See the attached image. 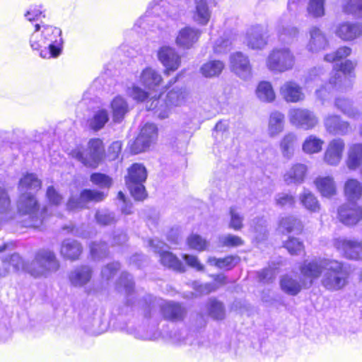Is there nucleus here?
Masks as SVG:
<instances>
[{
    "label": "nucleus",
    "instance_id": "nucleus-50",
    "mask_svg": "<svg viewBox=\"0 0 362 362\" xmlns=\"http://www.w3.org/2000/svg\"><path fill=\"white\" fill-rule=\"evenodd\" d=\"M90 181L101 189L108 190L112 185V179L102 173H93L90 176Z\"/></svg>",
    "mask_w": 362,
    "mask_h": 362
},
{
    "label": "nucleus",
    "instance_id": "nucleus-34",
    "mask_svg": "<svg viewBox=\"0 0 362 362\" xmlns=\"http://www.w3.org/2000/svg\"><path fill=\"white\" fill-rule=\"evenodd\" d=\"M298 138L296 134L289 132L284 135L280 141V150L284 158L290 159L297 146Z\"/></svg>",
    "mask_w": 362,
    "mask_h": 362
},
{
    "label": "nucleus",
    "instance_id": "nucleus-8",
    "mask_svg": "<svg viewBox=\"0 0 362 362\" xmlns=\"http://www.w3.org/2000/svg\"><path fill=\"white\" fill-rule=\"evenodd\" d=\"M104 146L100 139H91L88 144V148L84 149L77 147L71 151V156L81 162L83 165L96 168L103 158Z\"/></svg>",
    "mask_w": 362,
    "mask_h": 362
},
{
    "label": "nucleus",
    "instance_id": "nucleus-42",
    "mask_svg": "<svg viewBox=\"0 0 362 362\" xmlns=\"http://www.w3.org/2000/svg\"><path fill=\"white\" fill-rule=\"evenodd\" d=\"M224 64L220 60H212L204 64L200 68V72L206 78L218 76L223 71Z\"/></svg>",
    "mask_w": 362,
    "mask_h": 362
},
{
    "label": "nucleus",
    "instance_id": "nucleus-24",
    "mask_svg": "<svg viewBox=\"0 0 362 362\" xmlns=\"http://www.w3.org/2000/svg\"><path fill=\"white\" fill-rule=\"evenodd\" d=\"M93 274L91 268L87 265L78 267L69 274V279L71 286L82 287L88 284Z\"/></svg>",
    "mask_w": 362,
    "mask_h": 362
},
{
    "label": "nucleus",
    "instance_id": "nucleus-7",
    "mask_svg": "<svg viewBox=\"0 0 362 362\" xmlns=\"http://www.w3.org/2000/svg\"><path fill=\"white\" fill-rule=\"evenodd\" d=\"M348 279V272L342 262L328 259L321 279L322 286L330 291L343 288Z\"/></svg>",
    "mask_w": 362,
    "mask_h": 362
},
{
    "label": "nucleus",
    "instance_id": "nucleus-6",
    "mask_svg": "<svg viewBox=\"0 0 362 362\" xmlns=\"http://www.w3.org/2000/svg\"><path fill=\"white\" fill-rule=\"evenodd\" d=\"M20 194L17 202L18 210L21 214L28 216V220L25 221L24 226L40 228L45 220L46 208L40 211L38 202L32 192Z\"/></svg>",
    "mask_w": 362,
    "mask_h": 362
},
{
    "label": "nucleus",
    "instance_id": "nucleus-12",
    "mask_svg": "<svg viewBox=\"0 0 362 362\" xmlns=\"http://www.w3.org/2000/svg\"><path fill=\"white\" fill-rule=\"evenodd\" d=\"M149 245L155 253L159 254L163 265L177 272H185V266L182 262L172 252L167 250L168 247L164 242L154 238L149 240Z\"/></svg>",
    "mask_w": 362,
    "mask_h": 362
},
{
    "label": "nucleus",
    "instance_id": "nucleus-13",
    "mask_svg": "<svg viewBox=\"0 0 362 362\" xmlns=\"http://www.w3.org/2000/svg\"><path fill=\"white\" fill-rule=\"evenodd\" d=\"M158 136V128L153 123H146L142 128L139 135L131 144L130 150L134 154H138L146 151L155 142Z\"/></svg>",
    "mask_w": 362,
    "mask_h": 362
},
{
    "label": "nucleus",
    "instance_id": "nucleus-40",
    "mask_svg": "<svg viewBox=\"0 0 362 362\" xmlns=\"http://www.w3.org/2000/svg\"><path fill=\"white\" fill-rule=\"evenodd\" d=\"M13 218L11 209V201L8 193L0 188V224L8 221Z\"/></svg>",
    "mask_w": 362,
    "mask_h": 362
},
{
    "label": "nucleus",
    "instance_id": "nucleus-54",
    "mask_svg": "<svg viewBox=\"0 0 362 362\" xmlns=\"http://www.w3.org/2000/svg\"><path fill=\"white\" fill-rule=\"evenodd\" d=\"M207 309L209 315L214 320H222L225 316L224 306L222 303L216 300L211 299L207 304Z\"/></svg>",
    "mask_w": 362,
    "mask_h": 362
},
{
    "label": "nucleus",
    "instance_id": "nucleus-49",
    "mask_svg": "<svg viewBox=\"0 0 362 362\" xmlns=\"http://www.w3.org/2000/svg\"><path fill=\"white\" fill-rule=\"evenodd\" d=\"M185 98V91L182 88H173L169 91L166 95V100L165 102L168 105V110L170 106H179L182 105Z\"/></svg>",
    "mask_w": 362,
    "mask_h": 362
},
{
    "label": "nucleus",
    "instance_id": "nucleus-36",
    "mask_svg": "<svg viewBox=\"0 0 362 362\" xmlns=\"http://www.w3.org/2000/svg\"><path fill=\"white\" fill-rule=\"evenodd\" d=\"M362 163V144H354L349 147L346 160L350 170H356Z\"/></svg>",
    "mask_w": 362,
    "mask_h": 362
},
{
    "label": "nucleus",
    "instance_id": "nucleus-9",
    "mask_svg": "<svg viewBox=\"0 0 362 362\" xmlns=\"http://www.w3.org/2000/svg\"><path fill=\"white\" fill-rule=\"evenodd\" d=\"M147 177L146 168L140 163H134L128 169V175L125 177L126 185L131 195L136 201H143L147 197L144 185Z\"/></svg>",
    "mask_w": 362,
    "mask_h": 362
},
{
    "label": "nucleus",
    "instance_id": "nucleus-64",
    "mask_svg": "<svg viewBox=\"0 0 362 362\" xmlns=\"http://www.w3.org/2000/svg\"><path fill=\"white\" fill-rule=\"evenodd\" d=\"M230 221L229 227L235 230H240L243 226V216L236 211V208L235 206L230 208Z\"/></svg>",
    "mask_w": 362,
    "mask_h": 362
},
{
    "label": "nucleus",
    "instance_id": "nucleus-44",
    "mask_svg": "<svg viewBox=\"0 0 362 362\" xmlns=\"http://www.w3.org/2000/svg\"><path fill=\"white\" fill-rule=\"evenodd\" d=\"M235 36L231 33H224L223 36L216 40L214 46L215 53L223 54L230 51Z\"/></svg>",
    "mask_w": 362,
    "mask_h": 362
},
{
    "label": "nucleus",
    "instance_id": "nucleus-19",
    "mask_svg": "<svg viewBox=\"0 0 362 362\" xmlns=\"http://www.w3.org/2000/svg\"><path fill=\"white\" fill-rule=\"evenodd\" d=\"M268 35L267 28L262 25H255L247 31V45L252 49H262L267 45Z\"/></svg>",
    "mask_w": 362,
    "mask_h": 362
},
{
    "label": "nucleus",
    "instance_id": "nucleus-59",
    "mask_svg": "<svg viewBox=\"0 0 362 362\" xmlns=\"http://www.w3.org/2000/svg\"><path fill=\"white\" fill-rule=\"evenodd\" d=\"M325 0H310L308 6V12L315 18H318L325 14Z\"/></svg>",
    "mask_w": 362,
    "mask_h": 362
},
{
    "label": "nucleus",
    "instance_id": "nucleus-47",
    "mask_svg": "<svg viewBox=\"0 0 362 362\" xmlns=\"http://www.w3.org/2000/svg\"><path fill=\"white\" fill-rule=\"evenodd\" d=\"M279 226L287 233L295 232L299 233L303 230L301 221L294 216L282 218L280 221Z\"/></svg>",
    "mask_w": 362,
    "mask_h": 362
},
{
    "label": "nucleus",
    "instance_id": "nucleus-32",
    "mask_svg": "<svg viewBox=\"0 0 362 362\" xmlns=\"http://www.w3.org/2000/svg\"><path fill=\"white\" fill-rule=\"evenodd\" d=\"M307 173L305 165L297 163L293 165L284 175V179L287 185L300 184L303 182Z\"/></svg>",
    "mask_w": 362,
    "mask_h": 362
},
{
    "label": "nucleus",
    "instance_id": "nucleus-43",
    "mask_svg": "<svg viewBox=\"0 0 362 362\" xmlns=\"http://www.w3.org/2000/svg\"><path fill=\"white\" fill-rule=\"evenodd\" d=\"M279 40L286 44L291 43L298 36V30L296 27L281 23L278 28Z\"/></svg>",
    "mask_w": 362,
    "mask_h": 362
},
{
    "label": "nucleus",
    "instance_id": "nucleus-61",
    "mask_svg": "<svg viewBox=\"0 0 362 362\" xmlns=\"http://www.w3.org/2000/svg\"><path fill=\"white\" fill-rule=\"evenodd\" d=\"M206 325V317L201 313L193 315L190 317L189 332L197 333Z\"/></svg>",
    "mask_w": 362,
    "mask_h": 362
},
{
    "label": "nucleus",
    "instance_id": "nucleus-11",
    "mask_svg": "<svg viewBox=\"0 0 362 362\" xmlns=\"http://www.w3.org/2000/svg\"><path fill=\"white\" fill-rule=\"evenodd\" d=\"M327 258H314L303 261L298 267L301 281L305 288L310 287L314 281L318 279L325 269Z\"/></svg>",
    "mask_w": 362,
    "mask_h": 362
},
{
    "label": "nucleus",
    "instance_id": "nucleus-41",
    "mask_svg": "<svg viewBox=\"0 0 362 362\" xmlns=\"http://www.w3.org/2000/svg\"><path fill=\"white\" fill-rule=\"evenodd\" d=\"M284 126V115L279 112L271 113L269 120L268 132L270 136H274L281 132Z\"/></svg>",
    "mask_w": 362,
    "mask_h": 362
},
{
    "label": "nucleus",
    "instance_id": "nucleus-35",
    "mask_svg": "<svg viewBox=\"0 0 362 362\" xmlns=\"http://www.w3.org/2000/svg\"><path fill=\"white\" fill-rule=\"evenodd\" d=\"M146 109L151 110L158 115L160 119H165L168 116V105L164 100L161 98V95L158 97H152L146 102Z\"/></svg>",
    "mask_w": 362,
    "mask_h": 362
},
{
    "label": "nucleus",
    "instance_id": "nucleus-58",
    "mask_svg": "<svg viewBox=\"0 0 362 362\" xmlns=\"http://www.w3.org/2000/svg\"><path fill=\"white\" fill-rule=\"evenodd\" d=\"M351 53V49L349 47H339L334 52L325 55L324 59L328 62H337L344 58L347 57Z\"/></svg>",
    "mask_w": 362,
    "mask_h": 362
},
{
    "label": "nucleus",
    "instance_id": "nucleus-29",
    "mask_svg": "<svg viewBox=\"0 0 362 362\" xmlns=\"http://www.w3.org/2000/svg\"><path fill=\"white\" fill-rule=\"evenodd\" d=\"M280 287L284 293L293 296L298 295L302 288H305L301 279L298 280L291 274H285L281 277Z\"/></svg>",
    "mask_w": 362,
    "mask_h": 362
},
{
    "label": "nucleus",
    "instance_id": "nucleus-27",
    "mask_svg": "<svg viewBox=\"0 0 362 362\" xmlns=\"http://www.w3.org/2000/svg\"><path fill=\"white\" fill-rule=\"evenodd\" d=\"M336 34L344 40H353L362 35V25L358 23H343L338 26Z\"/></svg>",
    "mask_w": 362,
    "mask_h": 362
},
{
    "label": "nucleus",
    "instance_id": "nucleus-16",
    "mask_svg": "<svg viewBox=\"0 0 362 362\" xmlns=\"http://www.w3.org/2000/svg\"><path fill=\"white\" fill-rule=\"evenodd\" d=\"M339 221L346 226H354L362 219V208L356 202H347L338 209Z\"/></svg>",
    "mask_w": 362,
    "mask_h": 362
},
{
    "label": "nucleus",
    "instance_id": "nucleus-20",
    "mask_svg": "<svg viewBox=\"0 0 362 362\" xmlns=\"http://www.w3.org/2000/svg\"><path fill=\"white\" fill-rule=\"evenodd\" d=\"M334 245L343 252L345 257L356 260L362 259L361 243L345 238H338L335 240Z\"/></svg>",
    "mask_w": 362,
    "mask_h": 362
},
{
    "label": "nucleus",
    "instance_id": "nucleus-39",
    "mask_svg": "<svg viewBox=\"0 0 362 362\" xmlns=\"http://www.w3.org/2000/svg\"><path fill=\"white\" fill-rule=\"evenodd\" d=\"M315 183L323 197H330L335 194L336 187L332 177H320L315 180Z\"/></svg>",
    "mask_w": 362,
    "mask_h": 362
},
{
    "label": "nucleus",
    "instance_id": "nucleus-17",
    "mask_svg": "<svg viewBox=\"0 0 362 362\" xmlns=\"http://www.w3.org/2000/svg\"><path fill=\"white\" fill-rule=\"evenodd\" d=\"M160 62L165 67V74L177 70L181 63V58L176 49L169 46L161 47L158 52Z\"/></svg>",
    "mask_w": 362,
    "mask_h": 362
},
{
    "label": "nucleus",
    "instance_id": "nucleus-31",
    "mask_svg": "<svg viewBox=\"0 0 362 362\" xmlns=\"http://www.w3.org/2000/svg\"><path fill=\"white\" fill-rule=\"evenodd\" d=\"M281 93L286 101L291 103L298 102L304 97L301 88L293 81L285 83L281 88Z\"/></svg>",
    "mask_w": 362,
    "mask_h": 362
},
{
    "label": "nucleus",
    "instance_id": "nucleus-22",
    "mask_svg": "<svg viewBox=\"0 0 362 362\" xmlns=\"http://www.w3.org/2000/svg\"><path fill=\"white\" fill-rule=\"evenodd\" d=\"M345 144L341 139L332 140L325 153V161L330 165H337L342 156Z\"/></svg>",
    "mask_w": 362,
    "mask_h": 362
},
{
    "label": "nucleus",
    "instance_id": "nucleus-60",
    "mask_svg": "<svg viewBox=\"0 0 362 362\" xmlns=\"http://www.w3.org/2000/svg\"><path fill=\"white\" fill-rule=\"evenodd\" d=\"M284 247L292 255H298L304 252L303 243L298 238L289 237L288 240L284 243Z\"/></svg>",
    "mask_w": 362,
    "mask_h": 362
},
{
    "label": "nucleus",
    "instance_id": "nucleus-63",
    "mask_svg": "<svg viewBox=\"0 0 362 362\" xmlns=\"http://www.w3.org/2000/svg\"><path fill=\"white\" fill-rule=\"evenodd\" d=\"M187 244L190 248L198 251L204 250L208 245L206 240L197 234L189 235L187 238Z\"/></svg>",
    "mask_w": 362,
    "mask_h": 362
},
{
    "label": "nucleus",
    "instance_id": "nucleus-1",
    "mask_svg": "<svg viewBox=\"0 0 362 362\" xmlns=\"http://www.w3.org/2000/svg\"><path fill=\"white\" fill-rule=\"evenodd\" d=\"M119 292L126 295L127 309L138 307L142 310L144 320L142 325L135 328L126 325L122 329L135 338L142 340H155L160 335L158 325L162 319L171 322H182L187 316V308L179 302L165 300L151 294L140 296L134 290V282L131 274L126 272L121 273L116 284Z\"/></svg>",
    "mask_w": 362,
    "mask_h": 362
},
{
    "label": "nucleus",
    "instance_id": "nucleus-53",
    "mask_svg": "<svg viewBox=\"0 0 362 362\" xmlns=\"http://www.w3.org/2000/svg\"><path fill=\"white\" fill-rule=\"evenodd\" d=\"M323 141L314 135L308 136L303 144V151L306 153H318L322 149Z\"/></svg>",
    "mask_w": 362,
    "mask_h": 362
},
{
    "label": "nucleus",
    "instance_id": "nucleus-4",
    "mask_svg": "<svg viewBox=\"0 0 362 362\" xmlns=\"http://www.w3.org/2000/svg\"><path fill=\"white\" fill-rule=\"evenodd\" d=\"M355 64L350 60L341 62L338 69L334 68L331 73L329 81L320 89L316 90L317 96L322 100H325L327 93L330 94L334 91L346 92L353 85L355 78L354 69Z\"/></svg>",
    "mask_w": 362,
    "mask_h": 362
},
{
    "label": "nucleus",
    "instance_id": "nucleus-14",
    "mask_svg": "<svg viewBox=\"0 0 362 362\" xmlns=\"http://www.w3.org/2000/svg\"><path fill=\"white\" fill-rule=\"evenodd\" d=\"M107 194L103 191L90 189H83L78 197H71L66 204L68 210L86 208L90 202H100L103 201Z\"/></svg>",
    "mask_w": 362,
    "mask_h": 362
},
{
    "label": "nucleus",
    "instance_id": "nucleus-55",
    "mask_svg": "<svg viewBox=\"0 0 362 362\" xmlns=\"http://www.w3.org/2000/svg\"><path fill=\"white\" fill-rule=\"evenodd\" d=\"M90 255L95 260L102 259L107 257L108 247L105 242H93L90 245Z\"/></svg>",
    "mask_w": 362,
    "mask_h": 362
},
{
    "label": "nucleus",
    "instance_id": "nucleus-3",
    "mask_svg": "<svg viewBox=\"0 0 362 362\" xmlns=\"http://www.w3.org/2000/svg\"><path fill=\"white\" fill-rule=\"evenodd\" d=\"M4 262L12 266L15 272L25 270L34 277L46 276L49 273L56 272L59 267L54 253L48 250H39L30 265H26L21 257L16 253L5 258Z\"/></svg>",
    "mask_w": 362,
    "mask_h": 362
},
{
    "label": "nucleus",
    "instance_id": "nucleus-25",
    "mask_svg": "<svg viewBox=\"0 0 362 362\" xmlns=\"http://www.w3.org/2000/svg\"><path fill=\"white\" fill-rule=\"evenodd\" d=\"M42 186V181L37 175L28 173L24 175L18 182V191L20 193H29L35 194Z\"/></svg>",
    "mask_w": 362,
    "mask_h": 362
},
{
    "label": "nucleus",
    "instance_id": "nucleus-57",
    "mask_svg": "<svg viewBox=\"0 0 362 362\" xmlns=\"http://www.w3.org/2000/svg\"><path fill=\"white\" fill-rule=\"evenodd\" d=\"M126 93L128 96L132 98L137 103L143 102L148 97V93L136 84H132L131 87H127Z\"/></svg>",
    "mask_w": 362,
    "mask_h": 362
},
{
    "label": "nucleus",
    "instance_id": "nucleus-38",
    "mask_svg": "<svg viewBox=\"0 0 362 362\" xmlns=\"http://www.w3.org/2000/svg\"><path fill=\"white\" fill-rule=\"evenodd\" d=\"M110 119L108 111L100 108L95 111L93 116L88 120L89 127L97 132L103 129Z\"/></svg>",
    "mask_w": 362,
    "mask_h": 362
},
{
    "label": "nucleus",
    "instance_id": "nucleus-10",
    "mask_svg": "<svg viewBox=\"0 0 362 362\" xmlns=\"http://www.w3.org/2000/svg\"><path fill=\"white\" fill-rule=\"evenodd\" d=\"M266 64L272 72L283 73L293 69L295 57L288 47L275 48L269 54Z\"/></svg>",
    "mask_w": 362,
    "mask_h": 362
},
{
    "label": "nucleus",
    "instance_id": "nucleus-2",
    "mask_svg": "<svg viewBox=\"0 0 362 362\" xmlns=\"http://www.w3.org/2000/svg\"><path fill=\"white\" fill-rule=\"evenodd\" d=\"M30 37V45L33 50L40 52L42 58L59 57L63 48L62 30L57 27L36 23Z\"/></svg>",
    "mask_w": 362,
    "mask_h": 362
},
{
    "label": "nucleus",
    "instance_id": "nucleus-18",
    "mask_svg": "<svg viewBox=\"0 0 362 362\" xmlns=\"http://www.w3.org/2000/svg\"><path fill=\"white\" fill-rule=\"evenodd\" d=\"M232 71L243 80H248L252 76V68L247 55L237 52L230 55Z\"/></svg>",
    "mask_w": 362,
    "mask_h": 362
},
{
    "label": "nucleus",
    "instance_id": "nucleus-33",
    "mask_svg": "<svg viewBox=\"0 0 362 362\" xmlns=\"http://www.w3.org/2000/svg\"><path fill=\"white\" fill-rule=\"evenodd\" d=\"M82 252L81 244L74 240H65L61 247V254L66 259L75 260L78 258Z\"/></svg>",
    "mask_w": 362,
    "mask_h": 362
},
{
    "label": "nucleus",
    "instance_id": "nucleus-45",
    "mask_svg": "<svg viewBox=\"0 0 362 362\" xmlns=\"http://www.w3.org/2000/svg\"><path fill=\"white\" fill-rule=\"evenodd\" d=\"M239 257L238 256L229 255L224 258L210 257L208 262L211 265H214L219 269H225L230 270L233 269L238 262Z\"/></svg>",
    "mask_w": 362,
    "mask_h": 362
},
{
    "label": "nucleus",
    "instance_id": "nucleus-51",
    "mask_svg": "<svg viewBox=\"0 0 362 362\" xmlns=\"http://www.w3.org/2000/svg\"><path fill=\"white\" fill-rule=\"evenodd\" d=\"M301 204L308 210L316 212L320 209V204L315 195L308 189H304L303 193L300 196Z\"/></svg>",
    "mask_w": 362,
    "mask_h": 362
},
{
    "label": "nucleus",
    "instance_id": "nucleus-62",
    "mask_svg": "<svg viewBox=\"0 0 362 362\" xmlns=\"http://www.w3.org/2000/svg\"><path fill=\"white\" fill-rule=\"evenodd\" d=\"M219 243L222 246L228 247H238L244 244V241L240 237L232 234L220 236Z\"/></svg>",
    "mask_w": 362,
    "mask_h": 362
},
{
    "label": "nucleus",
    "instance_id": "nucleus-52",
    "mask_svg": "<svg viewBox=\"0 0 362 362\" xmlns=\"http://www.w3.org/2000/svg\"><path fill=\"white\" fill-rule=\"evenodd\" d=\"M342 11L356 18H362V0H345Z\"/></svg>",
    "mask_w": 362,
    "mask_h": 362
},
{
    "label": "nucleus",
    "instance_id": "nucleus-21",
    "mask_svg": "<svg viewBox=\"0 0 362 362\" xmlns=\"http://www.w3.org/2000/svg\"><path fill=\"white\" fill-rule=\"evenodd\" d=\"M201 34L200 29L186 26L179 31L176 37V44L180 47L189 49L198 41Z\"/></svg>",
    "mask_w": 362,
    "mask_h": 362
},
{
    "label": "nucleus",
    "instance_id": "nucleus-46",
    "mask_svg": "<svg viewBox=\"0 0 362 362\" xmlns=\"http://www.w3.org/2000/svg\"><path fill=\"white\" fill-rule=\"evenodd\" d=\"M258 98L264 102H272L275 98V94L270 83L262 81L259 83L257 91Z\"/></svg>",
    "mask_w": 362,
    "mask_h": 362
},
{
    "label": "nucleus",
    "instance_id": "nucleus-48",
    "mask_svg": "<svg viewBox=\"0 0 362 362\" xmlns=\"http://www.w3.org/2000/svg\"><path fill=\"white\" fill-rule=\"evenodd\" d=\"M335 106L346 116L351 118H356L358 116V111L353 107L351 100L343 98H337L335 100Z\"/></svg>",
    "mask_w": 362,
    "mask_h": 362
},
{
    "label": "nucleus",
    "instance_id": "nucleus-28",
    "mask_svg": "<svg viewBox=\"0 0 362 362\" xmlns=\"http://www.w3.org/2000/svg\"><path fill=\"white\" fill-rule=\"evenodd\" d=\"M325 125L327 130L334 135H344L351 130L349 123L336 115L327 117L325 121Z\"/></svg>",
    "mask_w": 362,
    "mask_h": 362
},
{
    "label": "nucleus",
    "instance_id": "nucleus-56",
    "mask_svg": "<svg viewBox=\"0 0 362 362\" xmlns=\"http://www.w3.org/2000/svg\"><path fill=\"white\" fill-rule=\"evenodd\" d=\"M95 216L97 223L102 226H110L115 224L117 222L115 213L107 209L97 211Z\"/></svg>",
    "mask_w": 362,
    "mask_h": 362
},
{
    "label": "nucleus",
    "instance_id": "nucleus-5",
    "mask_svg": "<svg viewBox=\"0 0 362 362\" xmlns=\"http://www.w3.org/2000/svg\"><path fill=\"white\" fill-rule=\"evenodd\" d=\"M180 0H153L148 6L144 16L140 17L134 24V28L144 30H153L156 21L153 17L166 16L173 19L178 17V4Z\"/></svg>",
    "mask_w": 362,
    "mask_h": 362
},
{
    "label": "nucleus",
    "instance_id": "nucleus-23",
    "mask_svg": "<svg viewBox=\"0 0 362 362\" xmlns=\"http://www.w3.org/2000/svg\"><path fill=\"white\" fill-rule=\"evenodd\" d=\"M160 74L151 67L144 69L139 78L140 83L147 89L151 90H157L162 82Z\"/></svg>",
    "mask_w": 362,
    "mask_h": 362
},
{
    "label": "nucleus",
    "instance_id": "nucleus-15",
    "mask_svg": "<svg viewBox=\"0 0 362 362\" xmlns=\"http://www.w3.org/2000/svg\"><path fill=\"white\" fill-rule=\"evenodd\" d=\"M288 116L293 125L305 130L313 129L318 122L315 114L307 109H292Z\"/></svg>",
    "mask_w": 362,
    "mask_h": 362
},
{
    "label": "nucleus",
    "instance_id": "nucleus-37",
    "mask_svg": "<svg viewBox=\"0 0 362 362\" xmlns=\"http://www.w3.org/2000/svg\"><path fill=\"white\" fill-rule=\"evenodd\" d=\"M344 192L348 202H356L362 195V185L356 179H349L345 183Z\"/></svg>",
    "mask_w": 362,
    "mask_h": 362
},
{
    "label": "nucleus",
    "instance_id": "nucleus-26",
    "mask_svg": "<svg viewBox=\"0 0 362 362\" xmlns=\"http://www.w3.org/2000/svg\"><path fill=\"white\" fill-rule=\"evenodd\" d=\"M310 40L307 45L308 49L310 52H318L327 47V39L320 28L312 27L310 30Z\"/></svg>",
    "mask_w": 362,
    "mask_h": 362
},
{
    "label": "nucleus",
    "instance_id": "nucleus-30",
    "mask_svg": "<svg viewBox=\"0 0 362 362\" xmlns=\"http://www.w3.org/2000/svg\"><path fill=\"white\" fill-rule=\"evenodd\" d=\"M110 107L114 122L115 123H120L129 112L127 102L123 97L117 95L112 100Z\"/></svg>",
    "mask_w": 362,
    "mask_h": 362
}]
</instances>
